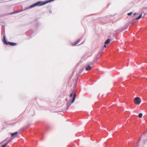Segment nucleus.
I'll return each mask as SVG.
<instances>
[{"label":"nucleus","instance_id":"11","mask_svg":"<svg viewBox=\"0 0 147 147\" xmlns=\"http://www.w3.org/2000/svg\"><path fill=\"white\" fill-rule=\"evenodd\" d=\"M143 115V114L142 113H140L138 115V117L139 118H141Z\"/></svg>","mask_w":147,"mask_h":147},{"label":"nucleus","instance_id":"10","mask_svg":"<svg viewBox=\"0 0 147 147\" xmlns=\"http://www.w3.org/2000/svg\"><path fill=\"white\" fill-rule=\"evenodd\" d=\"M80 40H77L74 43L72 44L73 45H76L79 42V41Z\"/></svg>","mask_w":147,"mask_h":147},{"label":"nucleus","instance_id":"1","mask_svg":"<svg viewBox=\"0 0 147 147\" xmlns=\"http://www.w3.org/2000/svg\"><path fill=\"white\" fill-rule=\"evenodd\" d=\"M54 0H49L47 1L44 2L42 1H38L36 3L34 4H33L31 5L30 7V8H32L34 7L37 6H40L42 5H44L47 3L50 2H51L53 1Z\"/></svg>","mask_w":147,"mask_h":147},{"label":"nucleus","instance_id":"7","mask_svg":"<svg viewBox=\"0 0 147 147\" xmlns=\"http://www.w3.org/2000/svg\"><path fill=\"white\" fill-rule=\"evenodd\" d=\"M8 44L10 45L11 46H13L16 45H17V44L16 43H14V42H8Z\"/></svg>","mask_w":147,"mask_h":147},{"label":"nucleus","instance_id":"9","mask_svg":"<svg viewBox=\"0 0 147 147\" xmlns=\"http://www.w3.org/2000/svg\"><path fill=\"white\" fill-rule=\"evenodd\" d=\"M110 41V40L109 39H108L105 42V44H109Z\"/></svg>","mask_w":147,"mask_h":147},{"label":"nucleus","instance_id":"4","mask_svg":"<svg viewBox=\"0 0 147 147\" xmlns=\"http://www.w3.org/2000/svg\"><path fill=\"white\" fill-rule=\"evenodd\" d=\"M142 13L138 17L135 16L137 15H138V14L137 13H135L134 14V16L133 17V19L134 20H138L140 19L142 16Z\"/></svg>","mask_w":147,"mask_h":147},{"label":"nucleus","instance_id":"15","mask_svg":"<svg viewBox=\"0 0 147 147\" xmlns=\"http://www.w3.org/2000/svg\"><path fill=\"white\" fill-rule=\"evenodd\" d=\"M106 45H104V47H105V48H106Z\"/></svg>","mask_w":147,"mask_h":147},{"label":"nucleus","instance_id":"14","mask_svg":"<svg viewBox=\"0 0 147 147\" xmlns=\"http://www.w3.org/2000/svg\"><path fill=\"white\" fill-rule=\"evenodd\" d=\"M6 146V144H4L1 147H5Z\"/></svg>","mask_w":147,"mask_h":147},{"label":"nucleus","instance_id":"6","mask_svg":"<svg viewBox=\"0 0 147 147\" xmlns=\"http://www.w3.org/2000/svg\"><path fill=\"white\" fill-rule=\"evenodd\" d=\"M18 134V132H15L14 133H11V137H15L17 136V134Z\"/></svg>","mask_w":147,"mask_h":147},{"label":"nucleus","instance_id":"3","mask_svg":"<svg viewBox=\"0 0 147 147\" xmlns=\"http://www.w3.org/2000/svg\"><path fill=\"white\" fill-rule=\"evenodd\" d=\"M141 101V99L139 97H136L134 99V102L137 105H138L140 103Z\"/></svg>","mask_w":147,"mask_h":147},{"label":"nucleus","instance_id":"5","mask_svg":"<svg viewBox=\"0 0 147 147\" xmlns=\"http://www.w3.org/2000/svg\"><path fill=\"white\" fill-rule=\"evenodd\" d=\"M3 42L4 44L6 45H8V42H7L6 39V38L5 36H3Z\"/></svg>","mask_w":147,"mask_h":147},{"label":"nucleus","instance_id":"8","mask_svg":"<svg viewBox=\"0 0 147 147\" xmlns=\"http://www.w3.org/2000/svg\"><path fill=\"white\" fill-rule=\"evenodd\" d=\"M91 69V67L89 65L88 66L86 67V68L85 69L86 70H89Z\"/></svg>","mask_w":147,"mask_h":147},{"label":"nucleus","instance_id":"16","mask_svg":"<svg viewBox=\"0 0 147 147\" xmlns=\"http://www.w3.org/2000/svg\"><path fill=\"white\" fill-rule=\"evenodd\" d=\"M4 141H3V142H4ZM2 142H1V143H2Z\"/></svg>","mask_w":147,"mask_h":147},{"label":"nucleus","instance_id":"2","mask_svg":"<svg viewBox=\"0 0 147 147\" xmlns=\"http://www.w3.org/2000/svg\"><path fill=\"white\" fill-rule=\"evenodd\" d=\"M76 94L74 92H73L72 93H71L70 95V98H71L73 96V97L72 98V100L71 102L69 104V103L67 104V108H68L71 105V103H73L74 102L76 99Z\"/></svg>","mask_w":147,"mask_h":147},{"label":"nucleus","instance_id":"17","mask_svg":"<svg viewBox=\"0 0 147 147\" xmlns=\"http://www.w3.org/2000/svg\"><path fill=\"white\" fill-rule=\"evenodd\" d=\"M135 16L136 17H137V16Z\"/></svg>","mask_w":147,"mask_h":147},{"label":"nucleus","instance_id":"13","mask_svg":"<svg viewBox=\"0 0 147 147\" xmlns=\"http://www.w3.org/2000/svg\"><path fill=\"white\" fill-rule=\"evenodd\" d=\"M132 12H131L130 13H128L127 15L128 16H130L132 14Z\"/></svg>","mask_w":147,"mask_h":147},{"label":"nucleus","instance_id":"12","mask_svg":"<svg viewBox=\"0 0 147 147\" xmlns=\"http://www.w3.org/2000/svg\"><path fill=\"white\" fill-rule=\"evenodd\" d=\"M13 138H11V139H10V140H9V141H8V142H7L5 144H6V145L8 144L10 142Z\"/></svg>","mask_w":147,"mask_h":147}]
</instances>
